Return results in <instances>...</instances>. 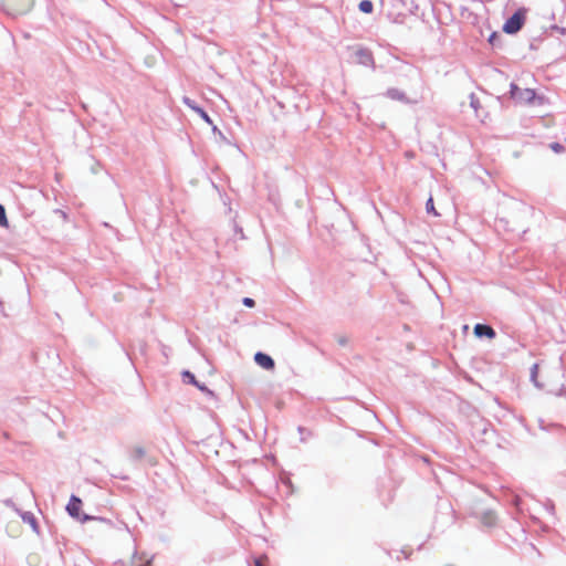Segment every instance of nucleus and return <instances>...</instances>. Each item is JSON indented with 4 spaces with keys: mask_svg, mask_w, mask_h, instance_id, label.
I'll return each instance as SVG.
<instances>
[{
    "mask_svg": "<svg viewBox=\"0 0 566 566\" xmlns=\"http://www.w3.org/2000/svg\"><path fill=\"white\" fill-rule=\"evenodd\" d=\"M426 210L428 213H432L433 216L436 217H439L440 213L436 210V207H434V203H433V199L432 197H430L428 200H427V203H426Z\"/></svg>",
    "mask_w": 566,
    "mask_h": 566,
    "instance_id": "obj_14",
    "label": "nucleus"
},
{
    "mask_svg": "<svg viewBox=\"0 0 566 566\" xmlns=\"http://www.w3.org/2000/svg\"><path fill=\"white\" fill-rule=\"evenodd\" d=\"M146 455H147V451L144 447L136 446L132 450V458L136 461H139V460L146 458Z\"/></svg>",
    "mask_w": 566,
    "mask_h": 566,
    "instance_id": "obj_9",
    "label": "nucleus"
},
{
    "mask_svg": "<svg viewBox=\"0 0 566 566\" xmlns=\"http://www.w3.org/2000/svg\"><path fill=\"white\" fill-rule=\"evenodd\" d=\"M474 334L478 337H483V336H485L488 338H494L495 337L494 329L491 326L484 325V324H476L474 326Z\"/></svg>",
    "mask_w": 566,
    "mask_h": 566,
    "instance_id": "obj_6",
    "label": "nucleus"
},
{
    "mask_svg": "<svg viewBox=\"0 0 566 566\" xmlns=\"http://www.w3.org/2000/svg\"><path fill=\"white\" fill-rule=\"evenodd\" d=\"M552 148H553L555 151H559V150H562V148H563V147H562L559 144H553V145H552Z\"/></svg>",
    "mask_w": 566,
    "mask_h": 566,
    "instance_id": "obj_22",
    "label": "nucleus"
},
{
    "mask_svg": "<svg viewBox=\"0 0 566 566\" xmlns=\"http://www.w3.org/2000/svg\"><path fill=\"white\" fill-rule=\"evenodd\" d=\"M7 532L11 537H19L22 534L21 522L18 518L9 521Z\"/></svg>",
    "mask_w": 566,
    "mask_h": 566,
    "instance_id": "obj_7",
    "label": "nucleus"
},
{
    "mask_svg": "<svg viewBox=\"0 0 566 566\" xmlns=\"http://www.w3.org/2000/svg\"><path fill=\"white\" fill-rule=\"evenodd\" d=\"M254 360L260 367L266 370H272L274 368V360L264 353H256L254 356Z\"/></svg>",
    "mask_w": 566,
    "mask_h": 566,
    "instance_id": "obj_4",
    "label": "nucleus"
},
{
    "mask_svg": "<svg viewBox=\"0 0 566 566\" xmlns=\"http://www.w3.org/2000/svg\"><path fill=\"white\" fill-rule=\"evenodd\" d=\"M512 97L520 103H531L535 99V92L530 88H520L515 85L511 90Z\"/></svg>",
    "mask_w": 566,
    "mask_h": 566,
    "instance_id": "obj_3",
    "label": "nucleus"
},
{
    "mask_svg": "<svg viewBox=\"0 0 566 566\" xmlns=\"http://www.w3.org/2000/svg\"><path fill=\"white\" fill-rule=\"evenodd\" d=\"M185 103L188 106H190L191 108H193L206 122L210 123V118H209L208 114L202 108L192 106L190 104V99L189 98H185Z\"/></svg>",
    "mask_w": 566,
    "mask_h": 566,
    "instance_id": "obj_13",
    "label": "nucleus"
},
{
    "mask_svg": "<svg viewBox=\"0 0 566 566\" xmlns=\"http://www.w3.org/2000/svg\"><path fill=\"white\" fill-rule=\"evenodd\" d=\"M357 55L359 56L361 63L368 64L373 61L371 53L367 50H358Z\"/></svg>",
    "mask_w": 566,
    "mask_h": 566,
    "instance_id": "obj_11",
    "label": "nucleus"
},
{
    "mask_svg": "<svg viewBox=\"0 0 566 566\" xmlns=\"http://www.w3.org/2000/svg\"><path fill=\"white\" fill-rule=\"evenodd\" d=\"M3 8L10 14H24L33 6V0H1Z\"/></svg>",
    "mask_w": 566,
    "mask_h": 566,
    "instance_id": "obj_1",
    "label": "nucleus"
},
{
    "mask_svg": "<svg viewBox=\"0 0 566 566\" xmlns=\"http://www.w3.org/2000/svg\"><path fill=\"white\" fill-rule=\"evenodd\" d=\"M268 558L266 557H259L255 559V566H266Z\"/></svg>",
    "mask_w": 566,
    "mask_h": 566,
    "instance_id": "obj_17",
    "label": "nucleus"
},
{
    "mask_svg": "<svg viewBox=\"0 0 566 566\" xmlns=\"http://www.w3.org/2000/svg\"><path fill=\"white\" fill-rule=\"evenodd\" d=\"M81 509L82 501L73 495L66 506L69 514L73 517L81 518Z\"/></svg>",
    "mask_w": 566,
    "mask_h": 566,
    "instance_id": "obj_5",
    "label": "nucleus"
},
{
    "mask_svg": "<svg viewBox=\"0 0 566 566\" xmlns=\"http://www.w3.org/2000/svg\"><path fill=\"white\" fill-rule=\"evenodd\" d=\"M494 36H495L494 34H493V35H491V38H490V42L495 41V38H494Z\"/></svg>",
    "mask_w": 566,
    "mask_h": 566,
    "instance_id": "obj_24",
    "label": "nucleus"
},
{
    "mask_svg": "<svg viewBox=\"0 0 566 566\" xmlns=\"http://www.w3.org/2000/svg\"><path fill=\"white\" fill-rule=\"evenodd\" d=\"M537 370H538V365L535 364L532 367V379H533V381H536Z\"/></svg>",
    "mask_w": 566,
    "mask_h": 566,
    "instance_id": "obj_20",
    "label": "nucleus"
},
{
    "mask_svg": "<svg viewBox=\"0 0 566 566\" xmlns=\"http://www.w3.org/2000/svg\"><path fill=\"white\" fill-rule=\"evenodd\" d=\"M185 376L189 378V380L192 382V384H196V379H195V376L189 373V371H186L185 373Z\"/></svg>",
    "mask_w": 566,
    "mask_h": 566,
    "instance_id": "obj_21",
    "label": "nucleus"
},
{
    "mask_svg": "<svg viewBox=\"0 0 566 566\" xmlns=\"http://www.w3.org/2000/svg\"><path fill=\"white\" fill-rule=\"evenodd\" d=\"M494 36H495L494 34H493V35H491V38H490V42L495 41V38H494Z\"/></svg>",
    "mask_w": 566,
    "mask_h": 566,
    "instance_id": "obj_23",
    "label": "nucleus"
},
{
    "mask_svg": "<svg viewBox=\"0 0 566 566\" xmlns=\"http://www.w3.org/2000/svg\"><path fill=\"white\" fill-rule=\"evenodd\" d=\"M147 463H148L149 465L155 467V465H157V464H158V460H157L155 457H147Z\"/></svg>",
    "mask_w": 566,
    "mask_h": 566,
    "instance_id": "obj_19",
    "label": "nucleus"
},
{
    "mask_svg": "<svg viewBox=\"0 0 566 566\" xmlns=\"http://www.w3.org/2000/svg\"><path fill=\"white\" fill-rule=\"evenodd\" d=\"M374 9V4L369 0H363L359 2V10L364 13H371Z\"/></svg>",
    "mask_w": 566,
    "mask_h": 566,
    "instance_id": "obj_12",
    "label": "nucleus"
},
{
    "mask_svg": "<svg viewBox=\"0 0 566 566\" xmlns=\"http://www.w3.org/2000/svg\"><path fill=\"white\" fill-rule=\"evenodd\" d=\"M0 227H4V228L9 227V222H8V219H7L6 210H4V207L2 205H0Z\"/></svg>",
    "mask_w": 566,
    "mask_h": 566,
    "instance_id": "obj_16",
    "label": "nucleus"
},
{
    "mask_svg": "<svg viewBox=\"0 0 566 566\" xmlns=\"http://www.w3.org/2000/svg\"><path fill=\"white\" fill-rule=\"evenodd\" d=\"M21 518L24 523H28L31 526L32 531H34L35 533L39 532L36 520L32 514L25 513L21 516Z\"/></svg>",
    "mask_w": 566,
    "mask_h": 566,
    "instance_id": "obj_10",
    "label": "nucleus"
},
{
    "mask_svg": "<svg viewBox=\"0 0 566 566\" xmlns=\"http://www.w3.org/2000/svg\"><path fill=\"white\" fill-rule=\"evenodd\" d=\"M525 21V12L522 10L516 11L503 25V31L509 34L520 31Z\"/></svg>",
    "mask_w": 566,
    "mask_h": 566,
    "instance_id": "obj_2",
    "label": "nucleus"
},
{
    "mask_svg": "<svg viewBox=\"0 0 566 566\" xmlns=\"http://www.w3.org/2000/svg\"><path fill=\"white\" fill-rule=\"evenodd\" d=\"M496 521H497L496 514L494 512H492V511L485 512L481 516L482 524L488 526V527L494 526L496 524Z\"/></svg>",
    "mask_w": 566,
    "mask_h": 566,
    "instance_id": "obj_8",
    "label": "nucleus"
},
{
    "mask_svg": "<svg viewBox=\"0 0 566 566\" xmlns=\"http://www.w3.org/2000/svg\"><path fill=\"white\" fill-rule=\"evenodd\" d=\"M149 560L144 559L142 556L135 554L133 556V566H148Z\"/></svg>",
    "mask_w": 566,
    "mask_h": 566,
    "instance_id": "obj_15",
    "label": "nucleus"
},
{
    "mask_svg": "<svg viewBox=\"0 0 566 566\" xmlns=\"http://www.w3.org/2000/svg\"><path fill=\"white\" fill-rule=\"evenodd\" d=\"M243 304L248 307H253L254 306V301L250 297H245L243 298Z\"/></svg>",
    "mask_w": 566,
    "mask_h": 566,
    "instance_id": "obj_18",
    "label": "nucleus"
}]
</instances>
